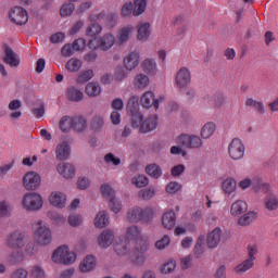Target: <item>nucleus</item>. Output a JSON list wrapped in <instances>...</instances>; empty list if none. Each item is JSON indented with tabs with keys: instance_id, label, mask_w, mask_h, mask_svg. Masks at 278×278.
<instances>
[{
	"instance_id": "13",
	"label": "nucleus",
	"mask_w": 278,
	"mask_h": 278,
	"mask_svg": "<svg viewBox=\"0 0 278 278\" xmlns=\"http://www.w3.org/2000/svg\"><path fill=\"white\" fill-rule=\"evenodd\" d=\"M190 81H192V76L190 74V70L188 67H181L175 76L176 87L181 90L184 88H188L190 86Z\"/></svg>"
},
{
	"instance_id": "39",
	"label": "nucleus",
	"mask_w": 278,
	"mask_h": 278,
	"mask_svg": "<svg viewBox=\"0 0 278 278\" xmlns=\"http://www.w3.org/2000/svg\"><path fill=\"white\" fill-rule=\"evenodd\" d=\"M147 10V0H134L132 16H140Z\"/></svg>"
},
{
	"instance_id": "54",
	"label": "nucleus",
	"mask_w": 278,
	"mask_h": 278,
	"mask_svg": "<svg viewBox=\"0 0 278 278\" xmlns=\"http://www.w3.org/2000/svg\"><path fill=\"white\" fill-rule=\"evenodd\" d=\"M75 12V4L68 2L62 5L60 15L62 17L71 16Z\"/></svg>"
},
{
	"instance_id": "29",
	"label": "nucleus",
	"mask_w": 278,
	"mask_h": 278,
	"mask_svg": "<svg viewBox=\"0 0 278 278\" xmlns=\"http://www.w3.org/2000/svg\"><path fill=\"white\" fill-rule=\"evenodd\" d=\"M162 223L165 229H173L177 223V215L173 211L166 212L162 216Z\"/></svg>"
},
{
	"instance_id": "48",
	"label": "nucleus",
	"mask_w": 278,
	"mask_h": 278,
	"mask_svg": "<svg viewBox=\"0 0 278 278\" xmlns=\"http://www.w3.org/2000/svg\"><path fill=\"white\" fill-rule=\"evenodd\" d=\"M101 194L104 199H106V201H111L116 198L114 189L108 184L101 186Z\"/></svg>"
},
{
	"instance_id": "44",
	"label": "nucleus",
	"mask_w": 278,
	"mask_h": 278,
	"mask_svg": "<svg viewBox=\"0 0 278 278\" xmlns=\"http://www.w3.org/2000/svg\"><path fill=\"white\" fill-rule=\"evenodd\" d=\"M140 227L132 225L126 228L125 236L127 240H138V238H140Z\"/></svg>"
},
{
	"instance_id": "45",
	"label": "nucleus",
	"mask_w": 278,
	"mask_h": 278,
	"mask_svg": "<svg viewBox=\"0 0 278 278\" xmlns=\"http://www.w3.org/2000/svg\"><path fill=\"white\" fill-rule=\"evenodd\" d=\"M59 127L63 134H68L73 129V117L63 116L59 123Z\"/></svg>"
},
{
	"instance_id": "7",
	"label": "nucleus",
	"mask_w": 278,
	"mask_h": 278,
	"mask_svg": "<svg viewBox=\"0 0 278 278\" xmlns=\"http://www.w3.org/2000/svg\"><path fill=\"white\" fill-rule=\"evenodd\" d=\"M247 148L240 138H235L228 144V155L233 162L243 160Z\"/></svg>"
},
{
	"instance_id": "27",
	"label": "nucleus",
	"mask_w": 278,
	"mask_h": 278,
	"mask_svg": "<svg viewBox=\"0 0 278 278\" xmlns=\"http://www.w3.org/2000/svg\"><path fill=\"white\" fill-rule=\"evenodd\" d=\"M105 125V117L103 115H94L90 121V128L94 134H100L103 131Z\"/></svg>"
},
{
	"instance_id": "35",
	"label": "nucleus",
	"mask_w": 278,
	"mask_h": 278,
	"mask_svg": "<svg viewBox=\"0 0 278 278\" xmlns=\"http://www.w3.org/2000/svg\"><path fill=\"white\" fill-rule=\"evenodd\" d=\"M255 266V261L248 258L235 267L237 275H244L248 270H251Z\"/></svg>"
},
{
	"instance_id": "47",
	"label": "nucleus",
	"mask_w": 278,
	"mask_h": 278,
	"mask_svg": "<svg viewBox=\"0 0 278 278\" xmlns=\"http://www.w3.org/2000/svg\"><path fill=\"white\" fill-rule=\"evenodd\" d=\"M237 186H238V182H236V179L227 178L223 182V190L224 192H226V194H231V192H236Z\"/></svg>"
},
{
	"instance_id": "38",
	"label": "nucleus",
	"mask_w": 278,
	"mask_h": 278,
	"mask_svg": "<svg viewBox=\"0 0 278 278\" xmlns=\"http://www.w3.org/2000/svg\"><path fill=\"white\" fill-rule=\"evenodd\" d=\"M67 99L74 103H79V101L84 100V92L75 87H70L67 89Z\"/></svg>"
},
{
	"instance_id": "42",
	"label": "nucleus",
	"mask_w": 278,
	"mask_h": 278,
	"mask_svg": "<svg viewBox=\"0 0 278 278\" xmlns=\"http://www.w3.org/2000/svg\"><path fill=\"white\" fill-rule=\"evenodd\" d=\"M85 92L88 97H99L101 94V85L98 83H88Z\"/></svg>"
},
{
	"instance_id": "18",
	"label": "nucleus",
	"mask_w": 278,
	"mask_h": 278,
	"mask_svg": "<svg viewBox=\"0 0 278 278\" xmlns=\"http://www.w3.org/2000/svg\"><path fill=\"white\" fill-rule=\"evenodd\" d=\"M140 64V53L138 51L130 52L126 58H124V66L126 71H134L138 68Z\"/></svg>"
},
{
	"instance_id": "23",
	"label": "nucleus",
	"mask_w": 278,
	"mask_h": 278,
	"mask_svg": "<svg viewBox=\"0 0 278 278\" xmlns=\"http://www.w3.org/2000/svg\"><path fill=\"white\" fill-rule=\"evenodd\" d=\"M157 127V115L148 117L143 123H141L139 131L141 134H149Z\"/></svg>"
},
{
	"instance_id": "30",
	"label": "nucleus",
	"mask_w": 278,
	"mask_h": 278,
	"mask_svg": "<svg viewBox=\"0 0 278 278\" xmlns=\"http://www.w3.org/2000/svg\"><path fill=\"white\" fill-rule=\"evenodd\" d=\"M114 252L119 257H125V255H131V250L129 249V242L121 241L114 244Z\"/></svg>"
},
{
	"instance_id": "28",
	"label": "nucleus",
	"mask_w": 278,
	"mask_h": 278,
	"mask_svg": "<svg viewBox=\"0 0 278 278\" xmlns=\"http://www.w3.org/2000/svg\"><path fill=\"white\" fill-rule=\"evenodd\" d=\"M96 266L97 261L94 260V256L88 255L80 263L79 268L81 273H90L91 270H94Z\"/></svg>"
},
{
	"instance_id": "6",
	"label": "nucleus",
	"mask_w": 278,
	"mask_h": 278,
	"mask_svg": "<svg viewBox=\"0 0 278 278\" xmlns=\"http://www.w3.org/2000/svg\"><path fill=\"white\" fill-rule=\"evenodd\" d=\"M126 112L130 116V125L134 129H138L142 125L143 116L138 110V103L134 98H129L126 104Z\"/></svg>"
},
{
	"instance_id": "63",
	"label": "nucleus",
	"mask_w": 278,
	"mask_h": 278,
	"mask_svg": "<svg viewBox=\"0 0 278 278\" xmlns=\"http://www.w3.org/2000/svg\"><path fill=\"white\" fill-rule=\"evenodd\" d=\"M247 251H248V260H252L253 262H255V254L258 251L257 244H249L247 247Z\"/></svg>"
},
{
	"instance_id": "20",
	"label": "nucleus",
	"mask_w": 278,
	"mask_h": 278,
	"mask_svg": "<svg viewBox=\"0 0 278 278\" xmlns=\"http://www.w3.org/2000/svg\"><path fill=\"white\" fill-rule=\"evenodd\" d=\"M114 242V231L106 229L98 237V244L101 249H108Z\"/></svg>"
},
{
	"instance_id": "56",
	"label": "nucleus",
	"mask_w": 278,
	"mask_h": 278,
	"mask_svg": "<svg viewBox=\"0 0 278 278\" xmlns=\"http://www.w3.org/2000/svg\"><path fill=\"white\" fill-rule=\"evenodd\" d=\"M130 261L132 264H136V266H143L147 258L144 257V254L134 252L130 254Z\"/></svg>"
},
{
	"instance_id": "10",
	"label": "nucleus",
	"mask_w": 278,
	"mask_h": 278,
	"mask_svg": "<svg viewBox=\"0 0 278 278\" xmlns=\"http://www.w3.org/2000/svg\"><path fill=\"white\" fill-rule=\"evenodd\" d=\"M9 17L11 23L15 25H27V21H29V15L27 14V10L23 9V7H14L10 10Z\"/></svg>"
},
{
	"instance_id": "4",
	"label": "nucleus",
	"mask_w": 278,
	"mask_h": 278,
	"mask_svg": "<svg viewBox=\"0 0 278 278\" xmlns=\"http://www.w3.org/2000/svg\"><path fill=\"white\" fill-rule=\"evenodd\" d=\"M43 203L42 195L37 192L26 193L22 200V205L27 212H38L39 210H42Z\"/></svg>"
},
{
	"instance_id": "32",
	"label": "nucleus",
	"mask_w": 278,
	"mask_h": 278,
	"mask_svg": "<svg viewBox=\"0 0 278 278\" xmlns=\"http://www.w3.org/2000/svg\"><path fill=\"white\" fill-rule=\"evenodd\" d=\"M264 206L267 212H277L278 210V198L276 194H268L264 199Z\"/></svg>"
},
{
	"instance_id": "1",
	"label": "nucleus",
	"mask_w": 278,
	"mask_h": 278,
	"mask_svg": "<svg viewBox=\"0 0 278 278\" xmlns=\"http://www.w3.org/2000/svg\"><path fill=\"white\" fill-rule=\"evenodd\" d=\"M153 208H142L140 206H134L127 211L126 220L128 223H151L153 220Z\"/></svg>"
},
{
	"instance_id": "58",
	"label": "nucleus",
	"mask_w": 278,
	"mask_h": 278,
	"mask_svg": "<svg viewBox=\"0 0 278 278\" xmlns=\"http://www.w3.org/2000/svg\"><path fill=\"white\" fill-rule=\"evenodd\" d=\"M67 223L71 227H79L84 223V218L80 215L72 214L68 216Z\"/></svg>"
},
{
	"instance_id": "12",
	"label": "nucleus",
	"mask_w": 278,
	"mask_h": 278,
	"mask_svg": "<svg viewBox=\"0 0 278 278\" xmlns=\"http://www.w3.org/2000/svg\"><path fill=\"white\" fill-rule=\"evenodd\" d=\"M25 244H27V238L21 231H14L7 238V247L9 249H23Z\"/></svg>"
},
{
	"instance_id": "21",
	"label": "nucleus",
	"mask_w": 278,
	"mask_h": 278,
	"mask_svg": "<svg viewBox=\"0 0 278 278\" xmlns=\"http://www.w3.org/2000/svg\"><path fill=\"white\" fill-rule=\"evenodd\" d=\"M49 202L53 207H59V210H62V207L66 206V195L60 191H53L50 194Z\"/></svg>"
},
{
	"instance_id": "16",
	"label": "nucleus",
	"mask_w": 278,
	"mask_h": 278,
	"mask_svg": "<svg viewBox=\"0 0 278 278\" xmlns=\"http://www.w3.org/2000/svg\"><path fill=\"white\" fill-rule=\"evenodd\" d=\"M223 238V230L220 228H215L208 232L206 237V244L208 249H216L220 244Z\"/></svg>"
},
{
	"instance_id": "26",
	"label": "nucleus",
	"mask_w": 278,
	"mask_h": 278,
	"mask_svg": "<svg viewBox=\"0 0 278 278\" xmlns=\"http://www.w3.org/2000/svg\"><path fill=\"white\" fill-rule=\"evenodd\" d=\"M249 210V205L247 202L242 200H237L235 203L231 204L230 214L231 216H240L241 214L247 213Z\"/></svg>"
},
{
	"instance_id": "9",
	"label": "nucleus",
	"mask_w": 278,
	"mask_h": 278,
	"mask_svg": "<svg viewBox=\"0 0 278 278\" xmlns=\"http://www.w3.org/2000/svg\"><path fill=\"white\" fill-rule=\"evenodd\" d=\"M22 181L25 190L34 192L38 190V188H40V184L42 182V177H40V174L36 172H28L24 175Z\"/></svg>"
},
{
	"instance_id": "34",
	"label": "nucleus",
	"mask_w": 278,
	"mask_h": 278,
	"mask_svg": "<svg viewBox=\"0 0 278 278\" xmlns=\"http://www.w3.org/2000/svg\"><path fill=\"white\" fill-rule=\"evenodd\" d=\"M141 66L143 73H147V75H155L157 73V63L154 59H146Z\"/></svg>"
},
{
	"instance_id": "5",
	"label": "nucleus",
	"mask_w": 278,
	"mask_h": 278,
	"mask_svg": "<svg viewBox=\"0 0 278 278\" xmlns=\"http://www.w3.org/2000/svg\"><path fill=\"white\" fill-rule=\"evenodd\" d=\"M75 260H77V256L66 245L58 248L52 254V262L54 264H64L67 266L68 264H73Z\"/></svg>"
},
{
	"instance_id": "59",
	"label": "nucleus",
	"mask_w": 278,
	"mask_h": 278,
	"mask_svg": "<svg viewBox=\"0 0 278 278\" xmlns=\"http://www.w3.org/2000/svg\"><path fill=\"white\" fill-rule=\"evenodd\" d=\"M181 190V185L176 181H172L166 186V192L168 194H177Z\"/></svg>"
},
{
	"instance_id": "25",
	"label": "nucleus",
	"mask_w": 278,
	"mask_h": 278,
	"mask_svg": "<svg viewBox=\"0 0 278 278\" xmlns=\"http://www.w3.org/2000/svg\"><path fill=\"white\" fill-rule=\"evenodd\" d=\"M25 262V254L21 250L13 251L7 257V263L10 266H16L18 264H23Z\"/></svg>"
},
{
	"instance_id": "19",
	"label": "nucleus",
	"mask_w": 278,
	"mask_h": 278,
	"mask_svg": "<svg viewBox=\"0 0 278 278\" xmlns=\"http://www.w3.org/2000/svg\"><path fill=\"white\" fill-rule=\"evenodd\" d=\"M55 156L59 162H64V160H68V157H71V146L68 142L63 141L56 146Z\"/></svg>"
},
{
	"instance_id": "15",
	"label": "nucleus",
	"mask_w": 278,
	"mask_h": 278,
	"mask_svg": "<svg viewBox=\"0 0 278 278\" xmlns=\"http://www.w3.org/2000/svg\"><path fill=\"white\" fill-rule=\"evenodd\" d=\"M56 170L64 179H73L76 173L75 165L64 162L58 164Z\"/></svg>"
},
{
	"instance_id": "36",
	"label": "nucleus",
	"mask_w": 278,
	"mask_h": 278,
	"mask_svg": "<svg viewBox=\"0 0 278 278\" xmlns=\"http://www.w3.org/2000/svg\"><path fill=\"white\" fill-rule=\"evenodd\" d=\"M96 227H100V229H103V227H108L110 225V215L105 211H101L98 213L94 219Z\"/></svg>"
},
{
	"instance_id": "52",
	"label": "nucleus",
	"mask_w": 278,
	"mask_h": 278,
	"mask_svg": "<svg viewBox=\"0 0 278 278\" xmlns=\"http://www.w3.org/2000/svg\"><path fill=\"white\" fill-rule=\"evenodd\" d=\"M131 184L137 188H146V186H149V178L144 175H139L131 179Z\"/></svg>"
},
{
	"instance_id": "8",
	"label": "nucleus",
	"mask_w": 278,
	"mask_h": 278,
	"mask_svg": "<svg viewBox=\"0 0 278 278\" xmlns=\"http://www.w3.org/2000/svg\"><path fill=\"white\" fill-rule=\"evenodd\" d=\"M176 142L184 149H201L203 147V140L197 135H180Z\"/></svg>"
},
{
	"instance_id": "40",
	"label": "nucleus",
	"mask_w": 278,
	"mask_h": 278,
	"mask_svg": "<svg viewBox=\"0 0 278 278\" xmlns=\"http://www.w3.org/2000/svg\"><path fill=\"white\" fill-rule=\"evenodd\" d=\"M146 173L152 177V179H160V177H162V167L155 163H152L146 166Z\"/></svg>"
},
{
	"instance_id": "2",
	"label": "nucleus",
	"mask_w": 278,
	"mask_h": 278,
	"mask_svg": "<svg viewBox=\"0 0 278 278\" xmlns=\"http://www.w3.org/2000/svg\"><path fill=\"white\" fill-rule=\"evenodd\" d=\"M35 240L37 244L41 247H47V244H51V229L47 227V224L42 220H38L33 225Z\"/></svg>"
},
{
	"instance_id": "11",
	"label": "nucleus",
	"mask_w": 278,
	"mask_h": 278,
	"mask_svg": "<svg viewBox=\"0 0 278 278\" xmlns=\"http://www.w3.org/2000/svg\"><path fill=\"white\" fill-rule=\"evenodd\" d=\"M2 49L4 53V64H8L9 66H11V68H17V66H20L21 64V58L18 56V54H16V52H14L12 47H10L8 43H4L2 46Z\"/></svg>"
},
{
	"instance_id": "37",
	"label": "nucleus",
	"mask_w": 278,
	"mask_h": 278,
	"mask_svg": "<svg viewBox=\"0 0 278 278\" xmlns=\"http://www.w3.org/2000/svg\"><path fill=\"white\" fill-rule=\"evenodd\" d=\"M256 219H257V213L248 212L238 219V225H240V227H249V225H251V223H253V220H256Z\"/></svg>"
},
{
	"instance_id": "61",
	"label": "nucleus",
	"mask_w": 278,
	"mask_h": 278,
	"mask_svg": "<svg viewBox=\"0 0 278 278\" xmlns=\"http://www.w3.org/2000/svg\"><path fill=\"white\" fill-rule=\"evenodd\" d=\"M131 14H134V3L132 2L124 3V5L122 7V16L126 18L127 16H131Z\"/></svg>"
},
{
	"instance_id": "49",
	"label": "nucleus",
	"mask_w": 278,
	"mask_h": 278,
	"mask_svg": "<svg viewBox=\"0 0 278 278\" xmlns=\"http://www.w3.org/2000/svg\"><path fill=\"white\" fill-rule=\"evenodd\" d=\"M70 73H77L81 68V61L79 59H70L65 65Z\"/></svg>"
},
{
	"instance_id": "33",
	"label": "nucleus",
	"mask_w": 278,
	"mask_h": 278,
	"mask_svg": "<svg viewBox=\"0 0 278 278\" xmlns=\"http://www.w3.org/2000/svg\"><path fill=\"white\" fill-rule=\"evenodd\" d=\"M216 131V124L214 122H207L201 129L200 136L203 140H210Z\"/></svg>"
},
{
	"instance_id": "57",
	"label": "nucleus",
	"mask_w": 278,
	"mask_h": 278,
	"mask_svg": "<svg viewBox=\"0 0 278 278\" xmlns=\"http://www.w3.org/2000/svg\"><path fill=\"white\" fill-rule=\"evenodd\" d=\"M109 207L111 212H114V214H118L121 210L123 208V204H121V201L118 199L113 198L112 200H109Z\"/></svg>"
},
{
	"instance_id": "64",
	"label": "nucleus",
	"mask_w": 278,
	"mask_h": 278,
	"mask_svg": "<svg viewBox=\"0 0 278 278\" xmlns=\"http://www.w3.org/2000/svg\"><path fill=\"white\" fill-rule=\"evenodd\" d=\"M12 278H27L29 277V271H27V269L25 268H20V269H16L12 276Z\"/></svg>"
},
{
	"instance_id": "62",
	"label": "nucleus",
	"mask_w": 278,
	"mask_h": 278,
	"mask_svg": "<svg viewBox=\"0 0 278 278\" xmlns=\"http://www.w3.org/2000/svg\"><path fill=\"white\" fill-rule=\"evenodd\" d=\"M225 105V94L224 93H215L214 94V108L216 110H220Z\"/></svg>"
},
{
	"instance_id": "41",
	"label": "nucleus",
	"mask_w": 278,
	"mask_h": 278,
	"mask_svg": "<svg viewBox=\"0 0 278 278\" xmlns=\"http://www.w3.org/2000/svg\"><path fill=\"white\" fill-rule=\"evenodd\" d=\"M203 244H205V237H199L193 248V255L195 260L203 257V253L205 252Z\"/></svg>"
},
{
	"instance_id": "24",
	"label": "nucleus",
	"mask_w": 278,
	"mask_h": 278,
	"mask_svg": "<svg viewBox=\"0 0 278 278\" xmlns=\"http://www.w3.org/2000/svg\"><path fill=\"white\" fill-rule=\"evenodd\" d=\"M134 33V26L126 25L122 27L118 31L117 45H125L130 38L131 34Z\"/></svg>"
},
{
	"instance_id": "60",
	"label": "nucleus",
	"mask_w": 278,
	"mask_h": 278,
	"mask_svg": "<svg viewBox=\"0 0 278 278\" xmlns=\"http://www.w3.org/2000/svg\"><path fill=\"white\" fill-rule=\"evenodd\" d=\"M102 27L99 24H92L87 28V36H90L91 38L94 36H99V33L102 31Z\"/></svg>"
},
{
	"instance_id": "55",
	"label": "nucleus",
	"mask_w": 278,
	"mask_h": 278,
	"mask_svg": "<svg viewBox=\"0 0 278 278\" xmlns=\"http://www.w3.org/2000/svg\"><path fill=\"white\" fill-rule=\"evenodd\" d=\"M139 199H142L143 201H151L153 197H155V190L153 189H142L138 192Z\"/></svg>"
},
{
	"instance_id": "3",
	"label": "nucleus",
	"mask_w": 278,
	"mask_h": 278,
	"mask_svg": "<svg viewBox=\"0 0 278 278\" xmlns=\"http://www.w3.org/2000/svg\"><path fill=\"white\" fill-rule=\"evenodd\" d=\"M116 38L112 34H105L103 37L90 39L88 42L89 49L97 51H110L114 47Z\"/></svg>"
},
{
	"instance_id": "50",
	"label": "nucleus",
	"mask_w": 278,
	"mask_h": 278,
	"mask_svg": "<svg viewBox=\"0 0 278 278\" xmlns=\"http://www.w3.org/2000/svg\"><path fill=\"white\" fill-rule=\"evenodd\" d=\"M47 215L54 225H64V223H66V218L55 211H50Z\"/></svg>"
},
{
	"instance_id": "14",
	"label": "nucleus",
	"mask_w": 278,
	"mask_h": 278,
	"mask_svg": "<svg viewBox=\"0 0 278 278\" xmlns=\"http://www.w3.org/2000/svg\"><path fill=\"white\" fill-rule=\"evenodd\" d=\"M151 38V23L144 22L137 25V40L147 42Z\"/></svg>"
},
{
	"instance_id": "53",
	"label": "nucleus",
	"mask_w": 278,
	"mask_h": 278,
	"mask_svg": "<svg viewBox=\"0 0 278 278\" xmlns=\"http://www.w3.org/2000/svg\"><path fill=\"white\" fill-rule=\"evenodd\" d=\"M92 77H94V72L92 70H87L78 75L77 84H86L87 81H90Z\"/></svg>"
},
{
	"instance_id": "17",
	"label": "nucleus",
	"mask_w": 278,
	"mask_h": 278,
	"mask_svg": "<svg viewBox=\"0 0 278 278\" xmlns=\"http://www.w3.org/2000/svg\"><path fill=\"white\" fill-rule=\"evenodd\" d=\"M140 103L142 108L149 110V108H155L157 110L160 108V100H155V94L152 91H147L141 96Z\"/></svg>"
},
{
	"instance_id": "43",
	"label": "nucleus",
	"mask_w": 278,
	"mask_h": 278,
	"mask_svg": "<svg viewBox=\"0 0 278 278\" xmlns=\"http://www.w3.org/2000/svg\"><path fill=\"white\" fill-rule=\"evenodd\" d=\"M247 108H254L258 114H265L264 102L249 98L245 100Z\"/></svg>"
},
{
	"instance_id": "22",
	"label": "nucleus",
	"mask_w": 278,
	"mask_h": 278,
	"mask_svg": "<svg viewBox=\"0 0 278 278\" xmlns=\"http://www.w3.org/2000/svg\"><path fill=\"white\" fill-rule=\"evenodd\" d=\"M72 129L77 134H84V130L88 129V119L79 115L72 117Z\"/></svg>"
},
{
	"instance_id": "51",
	"label": "nucleus",
	"mask_w": 278,
	"mask_h": 278,
	"mask_svg": "<svg viewBox=\"0 0 278 278\" xmlns=\"http://www.w3.org/2000/svg\"><path fill=\"white\" fill-rule=\"evenodd\" d=\"M30 277L31 278H47V273L45 271V268L40 265H34L30 268Z\"/></svg>"
},
{
	"instance_id": "31",
	"label": "nucleus",
	"mask_w": 278,
	"mask_h": 278,
	"mask_svg": "<svg viewBox=\"0 0 278 278\" xmlns=\"http://www.w3.org/2000/svg\"><path fill=\"white\" fill-rule=\"evenodd\" d=\"M150 79L149 76L144 75V74H137L134 78V87L136 88V90H144V88H147L150 84Z\"/></svg>"
},
{
	"instance_id": "46",
	"label": "nucleus",
	"mask_w": 278,
	"mask_h": 278,
	"mask_svg": "<svg viewBox=\"0 0 278 278\" xmlns=\"http://www.w3.org/2000/svg\"><path fill=\"white\" fill-rule=\"evenodd\" d=\"M149 251V241L147 239H139L136 242L134 253L144 254Z\"/></svg>"
}]
</instances>
